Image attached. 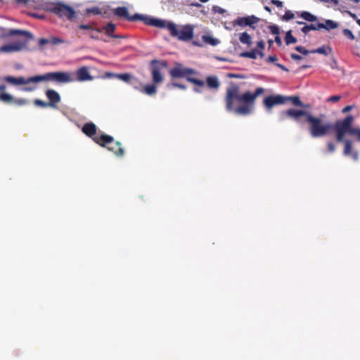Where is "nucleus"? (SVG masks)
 Returning a JSON list of instances; mask_svg holds the SVG:
<instances>
[{"instance_id":"obj_16","label":"nucleus","mask_w":360,"mask_h":360,"mask_svg":"<svg viewBox=\"0 0 360 360\" xmlns=\"http://www.w3.org/2000/svg\"><path fill=\"white\" fill-rule=\"evenodd\" d=\"M345 148L343 150V154L346 156L351 155L352 159L355 161L359 159V153L357 151L352 150V141L349 140H346L344 141Z\"/></svg>"},{"instance_id":"obj_8","label":"nucleus","mask_w":360,"mask_h":360,"mask_svg":"<svg viewBox=\"0 0 360 360\" xmlns=\"http://www.w3.org/2000/svg\"><path fill=\"white\" fill-rule=\"evenodd\" d=\"M46 10L50 11L59 18H65L69 20H72L76 17V13L73 8L60 2L51 3L46 6Z\"/></svg>"},{"instance_id":"obj_63","label":"nucleus","mask_w":360,"mask_h":360,"mask_svg":"<svg viewBox=\"0 0 360 360\" xmlns=\"http://www.w3.org/2000/svg\"><path fill=\"white\" fill-rule=\"evenodd\" d=\"M194 91L198 93H200L201 91L199 90V89L194 88Z\"/></svg>"},{"instance_id":"obj_56","label":"nucleus","mask_w":360,"mask_h":360,"mask_svg":"<svg viewBox=\"0 0 360 360\" xmlns=\"http://www.w3.org/2000/svg\"><path fill=\"white\" fill-rule=\"evenodd\" d=\"M352 109V106L351 105H347L346 106L343 110H342V112H346L349 110H350Z\"/></svg>"},{"instance_id":"obj_47","label":"nucleus","mask_w":360,"mask_h":360,"mask_svg":"<svg viewBox=\"0 0 360 360\" xmlns=\"http://www.w3.org/2000/svg\"><path fill=\"white\" fill-rule=\"evenodd\" d=\"M98 33V32H97L96 31H89L88 34L91 39H98V36L96 34Z\"/></svg>"},{"instance_id":"obj_5","label":"nucleus","mask_w":360,"mask_h":360,"mask_svg":"<svg viewBox=\"0 0 360 360\" xmlns=\"http://www.w3.org/2000/svg\"><path fill=\"white\" fill-rule=\"evenodd\" d=\"M353 120L352 115H347L344 120H338L335 122L334 130L337 141L342 142L346 134L356 136L357 140L360 141V129L352 127Z\"/></svg>"},{"instance_id":"obj_38","label":"nucleus","mask_w":360,"mask_h":360,"mask_svg":"<svg viewBox=\"0 0 360 360\" xmlns=\"http://www.w3.org/2000/svg\"><path fill=\"white\" fill-rule=\"evenodd\" d=\"M343 34L344 36H345L347 38L351 39V40H354L355 37L354 35V34L352 33V32L349 30V29H344L343 31Z\"/></svg>"},{"instance_id":"obj_33","label":"nucleus","mask_w":360,"mask_h":360,"mask_svg":"<svg viewBox=\"0 0 360 360\" xmlns=\"http://www.w3.org/2000/svg\"><path fill=\"white\" fill-rule=\"evenodd\" d=\"M79 28L81 30H84L87 31H96L97 32H101L100 30L95 29L91 25L87 24H81L79 25Z\"/></svg>"},{"instance_id":"obj_44","label":"nucleus","mask_w":360,"mask_h":360,"mask_svg":"<svg viewBox=\"0 0 360 360\" xmlns=\"http://www.w3.org/2000/svg\"><path fill=\"white\" fill-rule=\"evenodd\" d=\"M295 50L304 55H307L309 53H311L308 50H307L304 47L302 46H298L295 47Z\"/></svg>"},{"instance_id":"obj_12","label":"nucleus","mask_w":360,"mask_h":360,"mask_svg":"<svg viewBox=\"0 0 360 360\" xmlns=\"http://www.w3.org/2000/svg\"><path fill=\"white\" fill-rule=\"evenodd\" d=\"M259 21V18L255 15L240 17L234 21V25H239L240 27L250 26L255 28L254 24L257 23Z\"/></svg>"},{"instance_id":"obj_22","label":"nucleus","mask_w":360,"mask_h":360,"mask_svg":"<svg viewBox=\"0 0 360 360\" xmlns=\"http://www.w3.org/2000/svg\"><path fill=\"white\" fill-rule=\"evenodd\" d=\"M297 23L299 25H304V26L301 29V31L305 34H307L311 30H319V28H318V24L306 25L302 21H297Z\"/></svg>"},{"instance_id":"obj_14","label":"nucleus","mask_w":360,"mask_h":360,"mask_svg":"<svg viewBox=\"0 0 360 360\" xmlns=\"http://www.w3.org/2000/svg\"><path fill=\"white\" fill-rule=\"evenodd\" d=\"M46 96L49 101V106L52 108H56V104L58 103L61 99L59 94L53 89L46 90Z\"/></svg>"},{"instance_id":"obj_29","label":"nucleus","mask_w":360,"mask_h":360,"mask_svg":"<svg viewBox=\"0 0 360 360\" xmlns=\"http://www.w3.org/2000/svg\"><path fill=\"white\" fill-rule=\"evenodd\" d=\"M332 51V49L330 46H328V47H325V46H321L315 50H312L310 52L311 53H319V54H323V55H325V56H328V53Z\"/></svg>"},{"instance_id":"obj_60","label":"nucleus","mask_w":360,"mask_h":360,"mask_svg":"<svg viewBox=\"0 0 360 360\" xmlns=\"http://www.w3.org/2000/svg\"><path fill=\"white\" fill-rule=\"evenodd\" d=\"M350 15L352 16V18L355 19L356 20H357L356 19V15L354 13H349Z\"/></svg>"},{"instance_id":"obj_7","label":"nucleus","mask_w":360,"mask_h":360,"mask_svg":"<svg viewBox=\"0 0 360 360\" xmlns=\"http://www.w3.org/2000/svg\"><path fill=\"white\" fill-rule=\"evenodd\" d=\"M82 131L86 136L92 139L96 143L101 147H106L108 144L112 143L114 141L112 136L103 133L98 136L96 135L97 127L91 122L85 123L82 128Z\"/></svg>"},{"instance_id":"obj_1","label":"nucleus","mask_w":360,"mask_h":360,"mask_svg":"<svg viewBox=\"0 0 360 360\" xmlns=\"http://www.w3.org/2000/svg\"><path fill=\"white\" fill-rule=\"evenodd\" d=\"M264 92V89L262 87H257L253 94L248 91L240 94L238 85L232 82L226 89L225 96L226 110H233L236 114L247 115L250 113L257 97Z\"/></svg>"},{"instance_id":"obj_25","label":"nucleus","mask_w":360,"mask_h":360,"mask_svg":"<svg viewBox=\"0 0 360 360\" xmlns=\"http://www.w3.org/2000/svg\"><path fill=\"white\" fill-rule=\"evenodd\" d=\"M20 49V47L17 44H7V45H4V46H1L0 51L8 53V52L17 51H19Z\"/></svg>"},{"instance_id":"obj_46","label":"nucleus","mask_w":360,"mask_h":360,"mask_svg":"<svg viewBox=\"0 0 360 360\" xmlns=\"http://www.w3.org/2000/svg\"><path fill=\"white\" fill-rule=\"evenodd\" d=\"M47 44H50V39L41 38L39 40V45L43 46Z\"/></svg>"},{"instance_id":"obj_15","label":"nucleus","mask_w":360,"mask_h":360,"mask_svg":"<svg viewBox=\"0 0 360 360\" xmlns=\"http://www.w3.org/2000/svg\"><path fill=\"white\" fill-rule=\"evenodd\" d=\"M12 36H25L27 37L28 39H32V34L28 31L21 30H17V29H11L8 32L2 33L1 35V38H7L8 37Z\"/></svg>"},{"instance_id":"obj_11","label":"nucleus","mask_w":360,"mask_h":360,"mask_svg":"<svg viewBox=\"0 0 360 360\" xmlns=\"http://www.w3.org/2000/svg\"><path fill=\"white\" fill-rule=\"evenodd\" d=\"M285 102L286 98L282 95L268 96L263 101L264 105L268 110L271 109L274 105L283 104Z\"/></svg>"},{"instance_id":"obj_34","label":"nucleus","mask_w":360,"mask_h":360,"mask_svg":"<svg viewBox=\"0 0 360 360\" xmlns=\"http://www.w3.org/2000/svg\"><path fill=\"white\" fill-rule=\"evenodd\" d=\"M86 12L87 14H93V15L101 14V11L98 7L87 8L86 9Z\"/></svg>"},{"instance_id":"obj_45","label":"nucleus","mask_w":360,"mask_h":360,"mask_svg":"<svg viewBox=\"0 0 360 360\" xmlns=\"http://www.w3.org/2000/svg\"><path fill=\"white\" fill-rule=\"evenodd\" d=\"M328 150L330 153H333L335 150V145L333 142L329 141L327 143Z\"/></svg>"},{"instance_id":"obj_64","label":"nucleus","mask_w":360,"mask_h":360,"mask_svg":"<svg viewBox=\"0 0 360 360\" xmlns=\"http://www.w3.org/2000/svg\"><path fill=\"white\" fill-rule=\"evenodd\" d=\"M356 22L360 26V19L356 20Z\"/></svg>"},{"instance_id":"obj_17","label":"nucleus","mask_w":360,"mask_h":360,"mask_svg":"<svg viewBox=\"0 0 360 360\" xmlns=\"http://www.w3.org/2000/svg\"><path fill=\"white\" fill-rule=\"evenodd\" d=\"M77 79L78 81L84 82L91 80L92 79V76L90 75L86 67H82L77 71Z\"/></svg>"},{"instance_id":"obj_3","label":"nucleus","mask_w":360,"mask_h":360,"mask_svg":"<svg viewBox=\"0 0 360 360\" xmlns=\"http://www.w3.org/2000/svg\"><path fill=\"white\" fill-rule=\"evenodd\" d=\"M4 79L5 82L13 85H25L30 83H39L43 81H51L56 84H67L75 81L72 73L69 72H50L44 75H35L28 78L6 76Z\"/></svg>"},{"instance_id":"obj_61","label":"nucleus","mask_w":360,"mask_h":360,"mask_svg":"<svg viewBox=\"0 0 360 360\" xmlns=\"http://www.w3.org/2000/svg\"><path fill=\"white\" fill-rule=\"evenodd\" d=\"M264 9H265L266 11H268L269 13H271V8H270L269 7H268V6H265V7H264Z\"/></svg>"},{"instance_id":"obj_23","label":"nucleus","mask_w":360,"mask_h":360,"mask_svg":"<svg viewBox=\"0 0 360 360\" xmlns=\"http://www.w3.org/2000/svg\"><path fill=\"white\" fill-rule=\"evenodd\" d=\"M239 40L242 44H246L248 46H251L252 43L251 36L246 32H244L240 34Z\"/></svg>"},{"instance_id":"obj_53","label":"nucleus","mask_w":360,"mask_h":360,"mask_svg":"<svg viewBox=\"0 0 360 360\" xmlns=\"http://www.w3.org/2000/svg\"><path fill=\"white\" fill-rule=\"evenodd\" d=\"M30 15L33 18H44L43 15H38L35 13H30Z\"/></svg>"},{"instance_id":"obj_40","label":"nucleus","mask_w":360,"mask_h":360,"mask_svg":"<svg viewBox=\"0 0 360 360\" xmlns=\"http://www.w3.org/2000/svg\"><path fill=\"white\" fill-rule=\"evenodd\" d=\"M167 87H176L184 90L186 89V86L184 84H181L177 82H172L171 84H167Z\"/></svg>"},{"instance_id":"obj_21","label":"nucleus","mask_w":360,"mask_h":360,"mask_svg":"<svg viewBox=\"0 0 360 360\" xmlns=\"http://www.w3.org/2000/svg\"><path fill=\"white\" fill-rule=\"evenodd\" d=\"M259 54L261 58H263L264 54L262 51H257L256 49L252 50L250 51H245L240 54V57L243 58H249L252 59H256L257 55Z\"/></svg>"},{"instance_id":"obj_36","label":"nucleus","mask_w":360,"mask_h":360,"mask_svg":"<svg viewBox=\"0 0 360 360\" xmlns=\"http://www.w3.org/2000/svg\"><path fill=\"white\" fill-rule=\"evenodd\" d=\"M41 0H15L18 4H23L25 6H31L32 3H38Z\"/></svg>"},{"instance_id":"obj_57","label":"nucleus","mask_w":360,"mask_h":360,"mask_svg":"<svg viewBox=\"0 0 360 360\" xmlns=\"http://www.w3.org/2000/svg\"><path fill=\"white\" fill-rule=\"evenodd\" d=\"M23 91H31L33 90V88H30V87H25L22 89Z\"/></svg>"},{"instance_id":"obj_51","label":"nucleus","mask_w":360,"mask_h":360,"mask_svg":"<svg viewBox=\"0 0 360 360\" xmlns=\"http://www.w3.org/2000/svg\"><path fill=\"white\" fill-rule=\"evenodd\" d=\"M257 46L259 49L263 50L264 49L265 44L263 41H259L257 42Z\"/></svg>"},{"instance_id":"obj_52","label":"nucleus","mask_w":360,"mask_h":360,"mask_svg":"<svg viewBox=\"0 0 360 360\" xmlns=\"http://www.w3.org/2000/svg\"><path fill=\"white\" fill-rule=\"evenodd\" d=\"M275 41L276 43L278 45V46H281L282 44V41H281V37L278 35H276V37H275Z\"/></svg>"},{"instance_id":"obj_9","label":"nucleus","mask_w":360,"mask_h":360,"mask_svg":"<svg viewBox=\"0 0 360 360\" xmlns=\"http://www.w3.org/2000/svg\"><path fill=\"white\" fill-rule=\"evenodd\" d=\"M113 13L120 18H124L128 21L135 22L136 20H141L146 25H150L149 23L151 20H154L155 18L143 15L141 14L136 13L133 15H130L128 11V8L124 6L117 7L113 10Z\"/></svg>"},{"instance_id":"obj_19","label":"nucleus","mask_w":360,"mask_h":360,"mask_svg":"<svg viewBox=\"0 0 360 360\" xmlns=\"http://www.w3.org/2000/svg\"><path fill=\"white\" fill-rule=\"evenodd\" d=\"M206 83L209 88L213 89H218L220 83L216 76H208L206 78Z\"/></svg>"},{"instance_id":"obj_58","label":"nucleus","mask_w":360,"mask_h":360,"mask_svg":"<svg viewBox=\"0 0 360 360\" xmlns=\"http://www.w3.org/2000/svg\"><path fill=\"white\" fill-rule=\"evenodd\" d=\"M6 86H5V85H1V86H0V91H1V92H4V91L6 90Z\"/></svg>"},{"instance_id":"obj_39","label":"nucleus","mask_w":360,"mask_h":360,"mask_svg":"<svg viewBox=\"0 0 360 360\" xmlns=\"http://www.w3.org/2000/svg\"><path fill=\"white\" fill-rule=\"evenodd\" d=\"M65 43V41L59 37H51L50 38V44L52 45H57L59 44Z\"/></svg>"},{"instance_id":"obj_49","label":"nucleus","mask_w":360,"mask_h":360,"mask_svg":"<svg viewBox=\"0 0 360 360\" xmlns=\"http://www.w3.org/2000/svg\"><path fill=\"white\" fill-rule=\"evenodd\" d=\"M290 57L292 59L295 60H300L302 58V57L301 56L296 54V53H291Z\"/></svg>"},{"instance_id":"obj_62","label":"nucleus","mask_w":360,"mask_h":360,"mask_svg":"<svg viewBox=\"0 0 360 360\" xmlns=\"http://www.w3.org/2000/svg\"><path fill=\"white\" fill-rule=\"evenodd\" d=\"M193 44L194 45H195V46H201L199 43H198V42H196V41H193Z\"/></svg>"},{"instance_id":"obj_6","label":"nucleus","mask_w":360,"mask_h":360,"mask_svg":"<svg viewBox=\"0 0 360 360\" xmlns=\"http://www.w3.org/2000/svg\"><path fill=\"white\" fill-rule=\"evenodd\" d=\"M169 73L172 79L185 78L188 82L198 85V86L203 87L205 86V82L203 80L191 77L197 74V72L194 69L183 67L180 63H176L175 67L169 70Z\"/></svg>"},{"instance_id":"obj_41","label":"nucleus","mask_w":360,"mask_h":360,"mask_svg":"<svg viewBox=\"0 0 360 360\" xmlns=\"http://www.w3.org/2000/svg\"><path fill=\"white\" fill-rule=\"evenodd\" d=\"M269 29L270 32H271V34H275V35L279 34L280 29L277 25H269Z\"/></svg>"},{"instance_id":"obj_28","label":"nucleus","mask_w":360,"mask_h":360,"mask_svg":"<svg viewBox=\"0 0 360 360\" xmlns=\"http://www.w3.org/2000/svg\"><path fill=\"white\" fill-rule=\"evenodd\" d=\"M202 39L205 44H210L213 46H217L219 43V41L217 39L209 35H202Z\"/></svg>"},{"instance_id":"obj_24","label":"nucleus","mask_w":360,"mask_h":360,"mask_svg":"<svg viewBox=\"0 0 360 360\" xmlns=\"http://www.w3.org/2000/svg\"><path fill=\"white\" fill-rule=\"evenodd\" d=\"M298 15L303 18L304 20L309 22H315L317 21L318 18L316 15L311 14L308 11H302L298 14Z\"/></svg>"},{"instance_id":"obj_30","label":"nucleus","mask_w":360,"mask_h":360,"mask_svg":"<svg viewBox=\"0 0 360 360\" xmlns=\"http://www.w3.org/2000/svg\"><path fill=\"white\" fill-rule=\"evenodd\" d=\"M0 100L4 103H12L14 101V98L12 95L4 92L0 93Z\"/></svg>"},{"instance_id":"obj_48","label":"nucleus","mask_w":360,"mask_h":360,"mask_svg":"<svg viewBox=\"0 0 360 360\" xmlns=\"http://www.w3.org/2000/svg\"><path fill=\"white\" fill-rule=\"evenodd\" d=\"M271 4L276 6L277 7L281 8L283 7V2L279 0H271Z\"/></svg>"},{"instance_id":"obj_50","label":"nucleus","mask_w":360,"mask_h":360,"mask_svg":"<svg viewBox=\"0 0 360 360\" xmlns=\"http://www.w3.org/2000/svg\"><path fill=\"white\" fill-rule=\"evenodd\" d=\"M278 60V58L276 56H269L267 58L268 62H275Z\"/></svg>"},{"instance_id":"obj_55","label":"nucleus","mask_w":360,"mask_h":360,"mask_svg":"<svg viewBox=\"0 0 360 360\" xmlns=\"http://www.w3.org/2000/svg\"><path fill=\"white\" fill-rule=\"evenodd\" d=\"M229 77H231V78H242L243 77L240 76V75H234V74H232V73H229Z\"/></svg>"},{"instance_id":"obj_13","label":"nucleus","mask_w":360,"mask_h":360,"mask_svg":"<svg viewBox=\"0 0 360 360\" xmlns=\"http://www.w3.org/2000/svg\"><path fill=\"white\" fill-rule=\"evenodd\" d=\"M108 150L112 152L117 157L121 158L124 155V149L122 147L120 141H114L108 144L105 147Z\"/></svg>"},{"instance_id":"obj_35","label":"nucleus","mask_w":360,"mask_h":360,"mask_svg":"<svg viewBox=\"0 0 360 360\" xmlns=\"http://www.w3.org/2000/svg\"><path fill=\"white\" fill-rule=\"evenodd\" d=\"M295 18L294 13L290 11H286L285 14L282 17V20L285 21H288Z\"/></svg>"},{"instance_id":"obj_27","label":"nucleus","mask_w":360,"mask_h":360,"mask_svg":"<svg viewBox=\"0 0 360 360\" xmlns=\"http://www.w3.org/2000/svg\"><path fill=\"white\" fill-rule=\"evenodd\" d=\"M285 98H286V101H290L292 102V103L295 106L302 107V108L306 107L304 105V104L302 102V101L300 100V98L298 96H288V97H285Z\"/></svg>"},{"instance_id":"obj_59","label":"nucleus","mask_w":360,"mask_h":360,"mask_svg":"<svg viewBox=\"0 0 360 360\" xmlns=\"http://www.w3.org/2000/svg\"><path fill=\"white\" fill-rule=\"evenodd\" d=\"M326 2H333L335 4H338V1L337 0H326Z\"/></svg>"},{"instance_id":"obj_2","label":"nucleus","mask_w":360,"mask_h":360,"mask_svg":"<svg viewBox=\"0 0 360 360\" xmlns=\"http://www.w3.org/2000/svg\"><path fill=\"white\" fill-rule=\"evenodd\" d=\"M283 115L291 118L300 124L309 123V133L314 138L324 136L330 130L334 129V124L330 122L324 123L320 117H315L304 110L290 108L283 112Z\"/></svg>"},{"instance_id":"obj_4","label":"nucleus","mask_w":360,"mask_h":360,"mask_svg":"<svg viewBox=\"0 0 360 360\" xmlns=\"http://www.w3.org/2000/svg\"><path fill=\"white\" fill-rule=\"evenodd\" d=\"M149 23L153 27L167 29L169 35L179 41H188L194 37V26L191 24L176 25L172 21L158 18H154Z\"/></svg>"},{"instance_id":"obj_54","label":"nucleus","mask_w":360,"mask_h":360,"mask_svg":"<svg viewBox=\"0 0 360 360\" xmlns=\"http://www.w3.org/2000/svg\"><path fill=\"white\" fill-rule=\"evenodd\" d=\"M276 66L278 67L279 68H281V70H283V71H286V72L288 71V68H285L283 65H281L280 63H277Z\"/></svg>"},{"instance_id":"obj_31","label":"nucleus","mask_w":360,"mask_h":360,"mask_svg":"<svg viewBox=\"0 0 360 360\" xmlns=\"http://www.w3.org/2000/svg\"><path fill=\"white\" fill-rule=\"evenodd\" d=\"M285 41L287 45L297 42V39L292 35V32L290 30L286 32Z\"/></svg>"},{"instance_id":"obj_18","label":"nucleus","mask_w":360,"mask_h":360,"mask_svg":"<svg viewBox=\"0 0 360 360\" xmlns=\"http://www.w3.org/2000/svg\"><path fill=\"white\" fill-rule=\"evenodd\" d=\"M338 27V23L332 20H326L325 23L319 22L318 28L325 29L328 31L330 30H334Z\"/></svg>"},{"instance_id":"obj_10","label":"nucleus","mask_w":360,"mask_h":360,"mask_svg":"<svg viewBox=\"0 0 360 360\" xmlns=\"http://www.w3.org/2000/svg\"><path fill=\"white\" fill-rule=\"evenodd\" d=\"M167 66V63L165 60H152L150 61L151 77L154 84H159L163 82L164 77L161 70Z\"/></svg>"},{"instance_id":"obj_37","label":"nucleus","mask_w":360,"mask_h":360,"mask_svg":"<svg viewBox=\"0 0 360 360\" xmlns=\"http://www.w3.org/2000/svg\"><path fill=\"white\" fill-rule=\"evenodd\" d=\"M28 103H29V101L25 98H18V99L14 98V101H13V103H14L17 105H19V106H22V105H27Z\"/></svg>"},{"instance_id":"obj_26","label":"nucleus","mask_w":360,"mask_h":360,"mask_svg":"<svg viewBox=\"0 0 360 360\" xmlns=\"http://www.w3.org/2000/svg\"><path fill=\"white\" fill-rule=\"evenodd\" d=\"M104 30L105 31V34L113 38H120V37L119 35L112 34L115 30V25L112 23H108L107 25L104 27Z\"/></svg>"},{"instance_id":"obj_43","label":"nucleus","mask_w":360,"mask_h":360,"mask_svg":"<svg viewBox=\"0 0 360 360\" xmlns=\"http://www.w3.org/2000/svg\"><path fill=\"white\" fill-rule=\"evenodd\" d=\"M340 98H341L340 96L335 95V96H332L326 99V101L336 103V102H338L340 100Z\"/></svg>"},{"instance_id":"obj_20","label":"nucleus","mask_w":360,"mask_h":360,"mask_svg":"<svg viewBox=\"0 0 360 360\" xmlns=\"http://www.w3.org/2000/svg\"><path fill=\"white\" fill-rule=\"evenodd\" d=\"M141 91L145 94L148 96L155 95L157 93V87L156 84H150L143 86V87L141 89Z\"/></svg>"},{"instance_id":"obj_32","label":"nucleus","mask_w":360,"mask_h":360,"mask_svg":"<svg viewBox=\"0 0 360 360\" xmlns=\"http://www.w3.org/2000/svg\"><path fill=\"white\" fill-rule=\"evenodd\" d=\"M107 75H114V74H112V73H108ZM115 76H116L117 78L122 79V81H124L125 82H129V80L131 79V76L129 73L115 75Z\"/></svg>"},{"instance_id":"obj_42","label":"nucleus","mask_w":360,"mask_h":360,"mask_svg":"<svg viewBox=\"0 0 360 360\" xmlns=\"http://www.w3.org/2000/svg\"><path fill=\"white\" fill-rule=\"evenodd\" d=\"M34 104L36 105H37V106H40V107H42V108H46V107L49 106V103H46V102L43 101L39 100V99H36L34 101Z\"/></svg>"}]
</instances>
